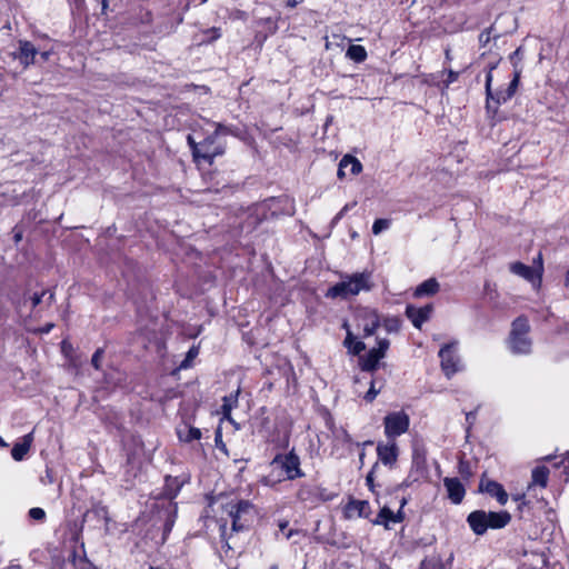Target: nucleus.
I'll list each match as a JSON object with an SVG mask.
<instances>
[{
  "mask_svg": "<svg viewBox=\"0 0 569 569\" xmlns=\"http://www.w3.org/2000/svg\"><path fill=\"white\" fill-rule=\"evenodd\" d=\"M375 283L371 271L355 272L351 274H342L341 281L330 287L326 293L327 298L349 299L358 296L360 292H369Z\"/></svg>",
  "mask_w": 569,
  "mask_h": 569,
  "instance_id": "obj_1",
  "label": "nucleus"
},
{
  "mask_svg": "<svg viewBox=\"0 0 569 569\" xmlns=\"http://www.w3.org/2000/svg\"><path fill=\"white\" fill-rule=\"evenodd\" d=\"M511 520V516L507 511H490L475 510L467 517V522L470 529L477 536H482L488 529H501L506 527Z\"/></svg>",
  "mask_w": 569,
  "mask_h": 569,
  "instance_id": "obj_2",
  "label": "nucleus"
},
{
  "mask_svg": "<svg viewBox=\"0 0 569 569\" xmlns=\"http://www.w3.org/2000/svg\"><path fill=\"white\" fill-rule=\"evenodd\" d=\"M530 326L527 318L518 317L513 320L507 340L508 347L513 355L527 356L531 353L532 341L528 336Z\"/></svg>",
  "mask_w": 569,
  "mask_h": 569,
  "instance_id": "obj_3",
  "label": "nucleus"
},
{
  "mask_svg": "<svg viewBox=\"0 0 569 569\" xmlns=\"http://www.w3.org/2000/svg\"><path fill=\"white\" fill-rule=\"evenodd\" d=\"M188 143L191 148L196 162L211 164L213 159L224 153V144L218 141L214 132L200 142H196L191 136H188Z\"/></svg>",
  "mask_w": 569,
  "mask_h": 569,
  "instance_id": "obj_4",
  "label": "nucleus"
},
{
  "mask_svg": "<svg viewBox=\"0 0 569 569\" xmlns=\"http://www.w3.org/2000/svg\"><path fill=\"white\" fill-rule=\"evenodd\" d=\"M410 426V418L405 411H392L383 418L385 436L393 440L406 433Z\"/></svg>",
  "mask_w": 569,
  "mask_h": 569,
  "instance_id": "obj_5",
  "label": "nucleus"
},
{
  "mask_svg": "<svg viewBox=\"0 0 569 569\" xmlns=\"http://www.w3.org/2000/svg\"><path fill=\"white\" fill-rule=\"evenodd\" d=\"M390 341L387 338H377V347L370 349L366 355L359 357V366L362 371L372 372L377 369L379 361L385 358Z\"/></svg>",
  "mask_w": 569,
  "mask_h": 569,
  "instance_id": "obj_6",
  "label": "nucleus"
},
{
  "mask_svg": "<svg viewBox=\"0 0 569 569\" xmlns=\"http://www.w3.org/2000/svg\"><path fill=\"white\" fill-rule=\"evenodd\" d=\"M271 465L280 468L286 473L288 480H295L305 476L300 468V458L295 451L277 455L272 459Z\"/></svg>",
  "mask_w": 569,
  "mask_h": 569,
  "instance_id": "obj_7",
  "label": "nucleus"
},
{
  "mask_svg": "<svg viewBox=\"0 0 569 569\" xmlns=\"http://www.w3.org/2000/svg\"><path fill=\"white\" fill-rule=\"evenodd\" d=\"M457 342L445 345L439 350L441 369L445 375L450 378L461 370L460 359L456 352Z\"/></svg>",
  "mask_w": 569,
  "mask_h": 569,
  "instance_id": "obj_8",
  "label": "nucleus"
},
{
  "mask_svg": "<svg viewBox=\"0 0 569 569\" xmlns=\"http://www.w3.org/2000/svg\"><path fill=\"white\" fill-rule=\"evenodd\" d=\"M408 503V499L402 497L400 500L399 510L393 512L388 506H383L378 512L373 525L383 526L386 529H391V525L400 523L405 520L403 507Z\"/></svg>",
  "mask_w": 569,
  "mask_h": 569,
  "instance_id": "obj_9",
  "label": "nucleus"
},
{
  "mask_svg": "<svg viewBox=\"0 0 569 569\" xmlns=\"http://www.w3.org/2000/svg\"><path fill=\"white\" fill-rule=\"evenodd\" d=\"M252 505L247 500H238L228 505V515L231 518L233 531H240L246 527L248 519L246 516L251 511Z\"/></svg>",
  "mask_w": 569,
  "mask_h": 569,
  "instance_id": "obj_10",
  "label": "nucleus"
},
{
  "mask_svg": "<svg viewBox=\"0 0 569 569\" xmlns=\"http://www.w3.org/2000/svg\"><path fill=\"white\" fill-rule=\"evenodd\" d=\"M357 318L363 329V337L375 335L377 329L381 326V317L375 309L361 308L358 310Z\"/></svg>",
  "mask_w": 569,
  "mask_h": 569,
  "instance_id": "obj_11",
  "label": "nucleus"
},
{
  "mask_svg": "<svg viewBox=\"0 0 569 569\" xmlns=\"http://www.w3.org/2000/svg\"><path fill=\"white\" fill-rule=\"evenodd\" d=\"M37 54L38 49L28 40H19L18 49L12 52L13 59L18 60L24 69L33 64Z\"/></svg>",
  "mask_w": 569,
  "mask_h": 569,
  "instance_id": "obj_12",
  "label": "nucleus"
},
{
  "mask_svg": "<svg viewBox=\"0 0 569 569\" xmlns=\"http://www.w3.org/2000/svg\"><path fill=\"white\" fill-rule=\"evenodd\" d=\"M548 565L549 560L543 551L531 550L523 553L520 569H549Z\"/></svg>",
  "mask_w": 569,
  "mask_h": 569,
  "instance_id": "obj_13",
  "label": "nucleus"
},
{
  "mask_svg": "<svg viewBox=\"0 0 569 569\" xmlns=\"http://www.w3.org/2000/svg\"><path fill=\"white\" fill-rule=\"evenodd\" d=\"M399 449L393 440H388L387 443L379 442L377 446L378 460L385 466L392 467L398 459Z\"/></svg>",
  "mask_w": 569,
  "mask_h": 569,
  "instance_id": "obj_14",
  "label": "nucleus"
},
{
  "mask_svg": "<svg viewBox=\"0 0 569 569\" xmlns=\"http://www.w3.org/2000/svg\"><path fill=\"white\" fill-rule=\"evenodd\" d=\"M432 310L433 308L431 305L420 308L408 305L406 308V316L412 322L415 328L420 329L421 326L429 320Z\"/></svg>",
  "mask_w": 569,
  "mask_h": 569,
  "instance_id": "obj_15",
  "label": "nucleus"
},
{
  "mask_svg": "<svg viewBox=\"0 0 569 569\" xmlns=\"http://www.w3.org/2000/svg\"><path fill=\"white\" fill-rule=\"evenodd\" d=\"M510 271L513 274H517L527 281H529L532 286H539L541 282V273L533 269L530 266L523 264L522 262H513L510 264Z\"/></svg>",
  "mask_w": 569,
  "mask_h": 569,
  "instance_id": "obj_16",
  "label": "nucleus"
},
{
  "mask_svg": "<svg viewBox=\"0 0 569 569\" xmlns=\"http://www.w3.org/2000/svg\"><path fill=\"white\" fill-rule=\"evenodd\" d=\"M443 485L448 492V498L455 505H459L466 495L463 485L458 478H445Z\"/></svg>",
  "mask_w": 569,
  "mask_h": 569,
  "instance_id": "obj_17",
  "label": "nucleus"
},
{
  "mask_svg": "<svg viewBox=\"0 0 569 569\" xmlns=\"http://www.w3.org/2000/svg\"><path fill=\"white\" fill-rule=\"evenodd\" d=\"M480 490L488 493L491 497H495L501 506L506 505L508 501V493L506 492L503 487L497 481H481Z\"/></svg>",
  "mask_w": 569,
  "mask_h": 569,
  "instance_id": "obj_18",
  "label": "nucleus"
},
{
  "mask_svg": "<svg viewBox=\"0 0 569 569\" xmlns=\"http://www.w3.org/2000/svg\"><path fill=\"white\" fill-rule=\"evenodd\" d=\"M33 442V432L23 436L11 449V457L16 461H22L29 452Z\"/></svg>",
  "mask_w": 569,
  "mask_h": 569,
  "instance_id": "obj_19",
  "label": "nucleus"
},
{
  "mask_svg": "<svg viewBox=\"0 0 569 569\" xmlns=\"http://www.w3.org/2000/svg\"><path fill=\"white\" fill-rule=\"evenodd\" d=\"M549 469L546 466H536L531 471V481L528 485V491L536 487L545 489L548 485Z\"/></svg>",
  "mask_w": 569,
  "mask_h": 569,
  "instance_id": "obj_20",
  "label": "nucleus"
},
{
  "mask_svg": "<svg viewBox=\"0 0 569 569\" xmlns=\"http://www.w3.org/2000/svg\"><path fill=\"white\" fill-rule=\"evenodd\" d=\"M347 170L350 172L351 176H356L361 172L362 164L357 158L352 156H345L339 163L338 177H345Z\"/></svg>",
  "mask_w": 569,
  "mask_h": 569,
  "instance_id": "obj_21",
  "label": "nucleus"
},
{
  "mask_svg": "<svg viewBox=\"0 0 569 569\" xmlns=\"http://www.w3.org/2000/svg\"><path fill=\"white\" fill-rule=\"evenodd\" d=\"M491 81H492V74H491V72H488L486 76L487 97L495 99L497 101V103H505L515 96L516 91L512 90L511 88H507V89H505L502 91H498L496 94H493L491 91Z\"/></svg>",
  "mask_w": 569,
  "mask_h": 569,
  "instance_id": "obj_22",
  "label": "nucleus"
},
{
  "mask_svg": "<svg viewBox=\"0 0 569 569\" xmlns=\"http://www.w3.org/2000/svg\"><path fill=\"white\" fill-rule=\"evenodd\" d=\"M491 81H492V74H491V72H488L486 76L487 97L495 99L497 101V103H505L515 96L516 91L512 90L511 88H507V89H505L502 91H498L496 94H493L491 91Z\"/></svg>",
  "mask_w": 569,
  "mask_h": 569,
  "instance_id": "obj_23",
  "label": "nucleus"
},
{
  "mask_svg": "<svg viewBox=\"0 0 569 569\" xmlns=\"http://www.w3.org/2000/svg\"><path fill=\"white\" fill-rule=\"evenodd\" d=\"M297 497L300 501L317 503L320 500H325L320 496V488L309 485H303L298 490Z\"/></svg>",
  "mask_w": 569,
  "mask_h": 569,
  "instance_id": "obj_24",
  "label": "nucleus"
},
{
  "mask_svg": "<svg viewBox=\"0 0 569 569\" xmlns=\"http://www.w3.org/2000/svg\"><path fill=\"white\" fill-rule=\"evenodd\" d=\"M439 282L435 278H430L421 282L415 290V297H428L433 296L439 291Z\"/></svg>",
  "mask_w": 569,
  "mask_h": 569,
  "instance_id": "obj_25",
  "label": "nucleus"
},
{
  "mask_svg": "<svg viewBox=\"0 0 569 569\" xmlns=\"http://www.w3.org/2000/svg\"><path fill=\"white\" fill-rule=\"evenodd\" d=\"M240 390L237 389L234 392H231L228 396H224L222 398V406H221V415L222 418L231 421V411L238 406V397H239Z\"/></svg>",
  "mask_w": 569,
  "mask_h": 569,
  "instance_id": "obj_26",
  "label": "nucleus"
},
{
  "mask_svg": "<svg viewBox=\"0 0 569 569\" xmlns=\"http://www.w3.org/2000/svg\"><path fill=\"white\" fill-rule=\"evenodd\" d=\"M370 505L366 500H352L346 507L349 517L357 515L359 517H368Z\"/></svg>",
  "mask_w": 569,
  "mask_h": 569,
  "instance_id": "obj_27",
  "label": "nucleus"
},
{
  "mask_svg": "<svg viewBox=\"0 0 569 569\" xmlns=\"http://www.w3.org/2000/svg\"><path fill=\"white\" fill-rule=\"evenodd\" d=\"M343 345L355 356H359L366 349L365 342L357 340L350 330H348Z\"/></svg>",
  "mask_w": 569,
  "mask_h": 569,
  "instance_id": "obj_28",
  "label": "nucleus"
},
{
  "mask_svg": "<svg viewBox=\"0 0 569 569\" xmlns=\"http://www.w3.org/2000/svg\"><path fill=\"white\" fill-rule=\"evenodd\" d=\"M346 56L355 62H363L367 59V51L360 44H351L347 49Z\"/></svg>",
  "mask_w": 569,
  "mask_h": 569,
  "instance_id": "obj_29",
  "label": "nucleus"
},
{
  "mask_svg": "<svg viewBox=\"0 0 569 569\" xmlns=\"http://www.w3.org/2000/svg\"><path fill=\"white\" fill-rule=\"evenodd\" d=\"M332 433L336 443L341 445L342 447L349 450L351 449V447L353 446V440L346 429H335Z\"/></svg>",
  "mask_w": 569,
  "mask_h": 569,
  "instance_id": "obj_30",
  "label": "nucleus"
},
{
  "mask_svg": "<svg viewBox=\"0 0 569 569\" xmlns=\"http://www.w3.org/2000/svg\"><path fill=\"white\" fill-rule=\"evenodd\" d=\"M381 326L388 333H397L401 328V321L397 317H386L381 319Z\"/></svg>",
  "mask_w": 569,
  "mask_h": 569,
  "instance_id": "obj_31",
  "label": "nucleus"
},
{
  "mask_svg": "<svg viewBox=\"0 0 569 569\" xmlns=\"http://www.w3.org/2000/svg\"><path fill=\"white\" fill-rule=\"evenodd\" d=\"M198 355H199V348H198V347H196V346H192V347L188 350V352H187V355H186L184 359L181 361V363L179 365V367H178V368H179L180 370L189 369L190 367H192V362H193V360L197 358V356H198Z\"/></svg>",
  "mask_w": 569,
  "mask_h": 569,
  "instance_id": "obj_32",
  "label": "nucleus"
},
{
  "mask_svg": "<svg viewBox=\"0 0 569 569\" xmlns=\"http://www.w3.org/2000/svg\"><path fill=\"white\" fill-rule=\"evenodd\" d=\"M214 126V136H218L221 137V136H227V134H231V136H236L238 137L239 136V130L237 128H233V127H230V126H224L222 123H212Z\"/></svg>",
  "mask_w": 569,
  "mask_h": 569,
  "instance_id": "obj_33",
  "label": "nucleus"
},
{
  "mask_svg": "<svg viewBox=\"0 0 569 569\" xmlns=\"http://www.w3.org/2000/svg\"><path fill=\"white\" fill-rule=\"evenodd\" d=\"M89 513L94 515L98 519L104 520L106 523H109L110 521L108 509L106 506L101 503L94 505L89 511Z\"/></svg>",
  "mask_w": 569,
  "mask_h": 569,
  "instance_id": "obj_34",
  "label": "nucleus"
},
{
  "mask_svg": "<svg viewBox=\"0 0 569 569\" xmlns=\"http://www.w3.org/2000/svg\"><path fill=\"white\" fill-rule=\"evenodd\" d=\"M391 221L389 219H377L372 224V233L379 234L382 231L389 229Z\"/></svg>",
  "mask_w": 569,
  "mask_h": 569,
  "instance_id": "obj_35",
  "label": "nucleus"
},
{
  "mask_svg": "<svg viewBox=\"0 0 569 569\" xmlns=\"http://www.w3.org/2000/svg\"><path fill=\"white\" fill-rule=\"evenodd\" d=\"M381 387L376 388V380H371L370 388L365 395V400L368 402H372L376 397L379 395Z\"/></svg>",
  "mask_w": 569,
  "mask_h": 569,
  "instance_id": "obj_36",
  "label": "nucleus"
},
{
  "mask_svg": "<svg viewBox=\"0 0 569 569\" xmlns=\"http://www.w3.org/2000/svg\"><path fill=\"white\" fill-rule=\"evenodd\" d=\"M555 467L561 468L562 472L566 475V481H569V451L559 462L555 463Z\"/></svg>",
  "mask_w": 569,
  "mask_h": 569,
  "instance_id": "obj_37",
  "label": "nucleus"
},
{
  "mask_svg": "<svg viewBox=\"0 0 569 569\" xmlns=\"http://www.w3.org/2000/svg\"><path fill=\"white\" fill-rule=\"evenodd\" d=\"M378 469H379V462H376L366 477V483L371 491H373V489H375V476H376V472Z\"/></svg>",
  "mask_w": 569,
  "mask_h": 569,
  "instance_id": "obj_38",
  "label": "nucleus"
},
{
  "mask_svg": "<svg viewBox=\"0 0 569 569\" xmlns=\"http://www.w3.org/2000/svg\"><path fill=\"white\" fill-rule=\"evenodd\" d=\"M29 517L32 520L42 521L46 518V512L42 508L33 507L29 510Z\"/></svg>",
  "mask_w": 569,
  "mask_h": 569,
  "instance_id": "obj_39",
  "label": "nucleus"
},
{
  "mask_svg": "<svg viewBox=\"0 0 569 569\" xmlns=\"http://www.w3.org/2000/svg\"><path fill=\"white\" fill-rule=\"evenodd\" d=\"M102 356H103V350L101 348L97 349L92 356L91 363L97 370L100 369V360H101Z\"/></svg>",
  "mask_w": 569,
  "mask_h": 569,
  "instance_id": "obj_40",
  "label": "nucleus"
},
{
  "mask_svg": "<svg viewBox=\"0 0 569 569\" xmlns=\"http://www.w3.org/2000/svg\"><path fill=\"white\" fill-rule=\"evenodd\" d=\"M204 33L207 36L208 41H213L221 37L220 29L218 28L208 29Z\"/></svg>",
  "mask_w": 569,
  "mask_h": 569,
  "instance_id": "obj_41",
  "label": "nucleus"
},
{
  "mask_svg": "<svg viewBox=\"0 0 569 569\" xmlns=\"http://www.w3.org/2000/svg\"><path fill=\"white\" fill-rule=\"evenodd\" d=\"M353 204H349L347 203L336 216L335 218L332 219V224H336L338 223L342 217L350 210V208H352Z\"/></svg>",
  "mask_w": 569,
  "mask_h": 569,
  "instance_id": "obj_42",
  "label": "nucleus"
},
{
  "mask_svg": "<svg viewBox=\"0 0 569 569\" xmlns=\"http://www.w3.org/2000/svg\"><path fill=\"white\" fill-rule=\"evenodd\" d=\"M201 438V431L198 428H190L188 440H199Z\"/></svg>",
  "mask_w": 569,
  "mask_h": 569,
  "instance_id": "obj_43",
  "label": "nucleus"
},
{
  "mask_svg": "<svg viewBox=\"0 0 569 569\" xmlns=\"http://www.w3.org/2000/svg\"><path fill=\"white\" fill-rule=\"evenodd\" d=\"M46 295V291H42L41 293H33V296L31 297V301H32V307H37L41 303L42 301V298L43 296Z\"/></svg>",
  "mask_w": 569,
  "mask_h": 569,
  "instance_id": "obj_44",
  "label": "nucleus"
},
{
  "mask_svg": "<svg viewBox=\"0 0 569 569\" xmlns=\"http://www.w3.org/2000/svg\"><path fill=\"white\" fill-rule=\"evenodd\" d=\"M458 77H459V72L453 71V70H449L448 71V78L446 80V86L448 87L450 83L457 81Z\"/></svg>",
  "mask_w": 569,
  "mask_h": 569,
  "instance_id": "obj_45",
  "label": "nucleus"
},
{
  "mask_svg": "<svg viewBox=\"0 0 569 569\" xmlns=\"http://www.w3.org/2000/svg\"><path fill=\"white\" fill-rule=\"evenodd\" d=\"M459 472L468 478L471 473H470V470H469V466L467 463H465L463 461H460L459 463Z\"/></svg>",
  "mask_w": 569,
  "mask_h": 569,
  "instance_id": "obj_46",
  "label": "nucleus"
},
{
  "mask_svg": "<svg viewBox=\"0 0 569 569\" xmlns=\"http://www.w3.org/2000/svg\"><path fill=\"white\" fill-rule=\"evenodd\" d=\"M490 33H491V28L486 29L485 31H482V32L480 33V36H479V40H480V42H482V43H485V44H486L487 42H489V40H490Z\"/></svg>",
  "mask_w": 569,
  "mask_h": 569,
  "instance_id": "obj_47",
  "label": "nucleus"
},
{
  "mask_svg": "<svg viewBox=\"0 0 569 569\" xmlns=\"http://www.w3.org/2000/svg\"><path fill=\"white\" fill-rule=\"evenodd\" d=\"M519 78H520V73L516 72L513 79L508 84V88H511L512 90L516 91L518 88V84H519Z\"/></svg>",
  "mask_w": 569,
  "mask_h": 569,
  "instance_id": "obj_48",
  "label": "nucleus"
},
{
  "mask_svg": "<svg viewBox=\"0 0 569 569\" xmlns=\"http://www.w3.org/2000/svg\"><path fill=\"white\" fill-rule=\"evenodd\" d=\"M303 0H287L288 7H296L297 4L301 3Z\"/></svg>",
  "mask_w": 569,
  "mask_h": 569,
  "instance_id": "obj_49",
  "label": "nucleus"
},
{
  "mask_svg": "<svg viewBox=\"0 0 569 569\" xmlns=\"http://www.w3.org/2000/svg\"><path fill=\"white\" fill-rule=\"evenodd\" d=\"M475 417H476V413H475V412H472V411H471V412H468V413L466 415V420H467V422L471 423V421L475 419Z\"/></svg>",
  "mask_w": 569,
  "mask_h": 569,
  "instance_id": "obj_50",
  "label": "nucleus"
},
{
  "mask_svg": "<svg viewBox=\"0 0 569 569\" xmlns=\"http://www.w3.org/2000/svg\"><path fill=\"white\" fill-rule=\"evenodd\" d=\"M6 569H21V566L18 563H11Z\"/></svg>",
  "mask_w": 569,
  "mask_h": 569,
  "instance_id": "obj_51",
  "label": "nucleus"
},
{
  "mask_svg": "<svg viewBox=\"0 0 569 569\" xmlns=\"http://www.w3.org/2000/svg\"><path fill=\"white\" fill-rule=\"evenodd\" d=\"M267 22L271 24L270 29L274 32L277 30V26L271 21V19H268Z\"/></svg>",
  "mask_w": 569,
  "mask_h": 569,
  "instance_id": "obj_52",
  "label": "nucleus"
},
{
  "mask_svg": "<svg viewBox=\"0 0 569 569\" xmlns=\"http://www.w3.org/2000/svg\"><path fill=\"white\" fill-rule=\"evenodd\" d=\"M49 56H50V52H49V51L41 52V58H42L43 60H48V59H49Z\"/></svg>",
  "mask_w": 569,
  "mask_h": 569,
  "instance_id": "obj_53",
  "label": "nucleus"
},
{
  "mask_svg": "<svg viewBox=\"0 0 569 569\" xmlns=\"http://www.w3.org/2000/svg\"><path fill=\"white\" fill-rule=\"evenodd\" d=\"M515 500L516 501H522V503H525V496L523 495L517 496V497H515Z\"/></svg>",
  "mask_w": 569,
  "mask_h": 569,
  "instance_id": "obj_54",
  "label": "nucleus"
},
{
  "mask_svg": "<svg viewBox=\"0 0 569 569\" xmlns=\"http://www.w3.org/2000/svg\"><path fill=\"white\" fill-rule=\"evenodd\" d=\"M565 284L567 287H569V270L567 271L566 277H565Z\"/></svg>",
  "mask_w": 569,
  "mask_h": 569,
  "instance_id": "obj_55",
  "label": "nucleus"
},
{
  "mask_svg": "<svg viewBox=\"0 0 569 569\" xmlns=\"http://www.w3.org/2000/svg\"><path fill=\"white\" fill-rule=\"evenodd\" d=\"M109 0H102V10L104 11L108 8Z\"/></svg>",
  "mask_w": 569,
  "mask_h": 569,
  "instance_id": "obj_56",
  "label": "nucleus"
},
{
  "mask_svg": "<svg viewBox=\"0 0 569 569\" xmlns=\"http://www.w3.org/2000/svg\"><path fill=\"white\" fill-rule=\"evenodd\" d=\"M520 52H521V48H518V49L513 52V54H512V57H511V58H513V57H519Z\"/></svg>",
  "mask_w": 569,
  "mask_h": 569,
  "instance_id": "obj_57",
  "label": "nucleus"
},
{
  "mask_svg": "<svg viewBox=\"0 0 569 569\" xmlns=\"http://www.w3.org/2000/svg\"><path fill=\"white\" fill-rule=\"evenodd\" d=\"M287 526H288V522H281V523L279 525V527H280V529H281V530H284V529L287 528Z\"/></svg>",
  "mask_w": 569,
  "mask_h": 569,
  "instance_id": "obj_58",
  "label": "nucleus"
},
{
  "mask_svg": "<svg viewBox=\"0 0 569 569\" xmlns=\"http://www.w3.org/2000/svg\"><path fill=\"white\" fill-rule=\"evenodd\" d=\"M224 531H226V525L221 526V537L222 538L224 537Z\"/></svg>",
  "mask_w": 569,
  "mask_h": 569,
  "instance_id": "obj_59",
  "label": "nucleus"
},
{
  "mask_svg": "<svg viewBox=\"0 0 569 569\" xmlns=\"http://www.w3.org/2000/svg\"><path fill=\"white\" fill-rule=\"evenodd\" d=\"M343 329H346L347 331L350 330L349 325L347 322L343 323Z\"/></svg>",
  "mask_w": 569,
  "mask_h": 569,
  "instance_id": "obj_60",
  "label": "nucleus"
},
{
  "mask_svg": "<svg viewBox=\"0 0 569 569\" xmlns=\"http://www.w3.org/2000/svg\"><path fill=\"white\" fill-rule=\"evenodd\" d=\"M16 242H18L20 239H21V236L20 234H16Z\"/></svg>",
  "mask_w": 569,
  "mask_h": 569,
  "instance_id": "obj_61",
  "label": "nucleus"
},
{
  "mask_svg": "<svg viewBox=\"0 0 569 569\" xmlns=\"http://www.w3.org/2000/svg\"><path fill=\"white\" fill-rule=\"evenodd\" d=\"M363 457H365V452H361V453H360V456H359L360 461H362V460H363Z\"/></svg>",
  "mask_w": 569,
  "mask_h": 569,
  "instance_id": "obj_62",
  "label": "nucleus"
},
{
  "mask_svg": "<svg viewBox=\"0 0 569 569\" xmlns=\"http://www.w3.org/2000/svg\"><path fill=\"white\" fill-rule=\"evenodd\" d=\"M269 569H278L277 565H271Z\"/></svg>",
  "mask_w": 569,
  "mask_h": 569,
  "instance_id": "obj_63",
  "label": "nucleus"
},
{
  "mask_svg": "<svg viewBox=\"0 0 569 569\" xmlns=\"http://www.w3.org/2000/svg\"><path fill=\"white\" fill-rule=\"evenodd\" d=\"M292 536V531H289L287 535V539H289Z\"/></svg>",
  "mask_w": 569,
  "mask_h": 569,
  "instance_id": "obj_64",
  "label": "nucleus"
}]
</instances>
